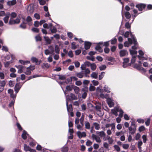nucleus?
Listing matches in <instances>:
<instances>
[{
	"mask_svg": "<svg viewBox=\"0 0 152 152\" xmlns=\"http://www.w3.org/2000/svg\"><path fill=\"white\" fill-rule=\"evenodd\" d=\"M125 15L126 18L127 19H129L131 17L130 13L126 11L125 12Z\"/></svg>",
	"mask_w": 152,
	"mask_h": 152,
	"instance_id": "32",
	"label": "nucleus"
},
{
	"mask_svg": "<svg viewBox=\"0 0 152 152\" xmlns=\"http://www.w3.org/2000/svg\"><path fill=\"white\" fill-rule=\"evenodd\" d=\"M31 60L33 62H35L37 65H39L41 61H39L38 59L35 57H32L31 58Z\"/></svg>",
	"mask_w": 152,
	"mask_h": 152,
	"instance_id": "16",
	"label": "nucleus"
},
{
	"mask_svg": "<svg viewBox=\"0 0 152 152\" xmlns=\"http://www.w3.org/2000/svg\"><path fill=\"white\" fill-rule=\"evenodd\" d=\"M105 74V73L104 72H101L99 76V80H101L103 77L104 75Z\"/></svg>",
	"mask_w": 152,
	"mask_h": 152,
	"instance_id": "43",
	"label": "nucleus"
},
{
	"mask_svg": "<svg viewBox=\"0 0 152 152\" xmlns=\"http://www.w3.org/2000/svg\"><path fill=\"white\" fill-rule=\"evenodd\" d=\"M49 48L50 52V54H54V48L53 46H50L49 47Z\"/></svg>",
	"mask_w": 152,
	"mask_h": 152,
	"instance_id": "37",
	"label": "nucleus"
},
{
	"mask_svg": "<svg viewBox=\"0 0 152 152\" xmlns=\"http://www.w3.org/2000/svg\"><path fill=\"white\" fill-rule=\"evenodd\" d=\"M107 59L108 61L111 62H113L115 61V58L113 57H108L107 58Z\"/></svg>",
	"mask_w": 152,
	"mask_h": 152,
	"instance_id": "60",
	"label": "nucleus"
},
{
	"mask_svg": "<svg viewBox=\"0 0 152 152\" xmlns=\"http://www.w3.org/2000/svg\"><path fill=\"white\" fill-rule=\"evenodd\" d=\"M99 135L100 137H104V138L106 134L103 131H101L100 132V134Z\"/></svg>",
	"mask_w": 152,
	"mask_h": 152,
	"instance_id": "45",
	"label": "nucleus"
},
{
	"mask_svg": "<svg viewBox=\"0 0 152 152\" xmlns=\"http://www.w3.org/2000/svg\"><path fill=\"white\" fill-rule=\"evenodd\" d=\"M72 88L74 90L75 93L76 94H78L80 91V89L79 88L76 86H72Z\"/></svg>",
	"mask_w": 152,
	"mask_h": 152,
	"instance_id": "22",
	"label": "nucleus"
},
{
	"mask_svg": "<svg viewBox=\"0 0 152 152\" xmlns=\"http://www.w3.org/2000/svg\"><path fill=\"white\" fill-rule=\"evenodd\" d=\"M50 66V64L48 63H44L41 66L42 69L48 68Z\"/></svg>",
	"mask_w": 152,
	"mask_h": 152,
	"instance_id": "26",
	"label": "nucleus"
},
{
	"mask_svg": "<svg viewBox=\"0 0 152 152\" xmlns=\"http://www.w3.org/2000/svg\"><path fill=\"white\" fill-rule=\"evenodd\" d=\"M92 143V142L90 140H88L86 143V145L87 146H91Z\"/></svg>",
	"mask_w": 152,
	"mask_h": 152,
	"instance_id": "62",
	"label": "nucleus"
},
{
	"mask_svg": "<svg viewBox=\"0 0 152 152\" xmlns=\"http://www.w3.org/2000/svg\"><path fill=\"white\" fill-rule=\"evenodd\" d=\"M0 83L1 84L0 86H1V87H2V88L1 89V91L4 88V86L5 85L6 83L5 81L2 80L0 81Z\"/></svg>",
	"mask_w": 152,
	"mask_h": 152,
	"instance_id": "33",
	"label": "nucleus"
},
{
	"mask_svg": "<svg viewBox=\"0 0 152 152\" xmlns=\"http://www.w3.org/2000/svg\"><path fill=\"white\" fill-rule=\"evenodd\" d=\"M137 57L140 60L143 61L144 60H147V58L146 57L143 56H138Z\"/></svg>",
	"mask_w": 152,
	"mask_h": 152,
	"instance_id": "55",
	"label": "nucleus"
},
{
	"mask_svg": "<svg viewBox=\"0 0 152 152\" xmlns=\"http://www.w3.org/2000/svg\"><path fill=\"white\" fill-rule=\"evenodd\" d=\"M136 129V127L130 126L129 127V133L131 134H133L135 133Z\"/></svg>",
	"mask_w": 152,
	"mask_h": 152,
	"instance_id": "13",
	"label": "nucleus"
},
{
	"mask_svg": "<svg viewBox=\"0 0 152 152\" xmlns=\"http://www.w3.org/2000/svg\"><path fill=\"white\" fill-rule=\"evenodd\" d=\"M19 62L25 65L30 63V61H23V60H19Z\"/></svg>",
	"mask_w": 152,
	"mask_h": 152,
	"instance_id": "34",
	"label": "nucleus"
},
{
	"mask_svg": "<svg viewBox=\"0 0 152 152\" xmlns=\"http://www.w3.org/2000/svg\"><path fill=\"white\" fill-rule=\"evenodd\" d=\"M81 110L84 111L86 110V106L84 104H83L81 105Z\"/></svg>",
	"mask_w": 152,
	"mask_h": 152,
	"instance_id": "61",
	"label": "nucleus"
},
{
	"mask_svg": "<svg viewBox=\"0 0 152 152\" xmlns=\"http://www.w3.org/2000/svg\"><path fill=\"white\" fill-rule=\"evenodd\" d=\"M103 43V42H100L98 43V45L95 48L96 50L98 51L99 52L101 53L103 51V50L101 47L99 46Z\"/></svg>",
	"mask_w": 152,
	"mask_h": 152,
	"instance_id": "10",
	"label": "nucleus"
},
{
	"mask_svg": "<svg viewBox=\"0 0 152 152\" xmlns=\"http://www.w3.org/2000/svg\"><path fill=\"white\" fill-rule=\"evenodd\" d=\"M69 99H68L67 97L66 98V104L67 107V110L68 112H71V111H72V105L71 104H70L69 105H68V101Z\"/></svg>",
	"mask_w": 152,
	"mask_h": 152,
	"instance_id": "7",
	"label": "nucleus"
},
{
	"mask_svg": "<svg viewBox=\"0 0 152 152\" xmlns=\"http://www.w3.org/2000/svg\"><path fill=\"white\" fill-rule=\"evenodd\" d=\"M17 14L15 12H12L11 14H10V15L11 16L10 19H13L15 18L17 16Z\"/></svg>",
	"mask_w": 152,
	"mask_h": 152,
	"instance_id": "46",
	"label": "nucleus"
},
{
	"mask_svg": "<svg viewBox=\"0 0 152 152\" xmlns=\"http://www.w3.org/2000/svg\"><path fill=\"white\" fill-rule=\"evenodd\" d=\"M90 67L91 69L93 71L95 70L96 67V64L94 63H92L91 64Z\"/></svg>",
	"mask_w": 152,
	"mask_h": 152,
	"instance_id": "40",
	"label": "nucleus"
},
{
	"mask_svg": "<svg viewBox=\"0 0 152 152\" xmlns=\"http://www.w3.org/2000/svg\"><path fill=\"white\" fill-rule=\"evenodd\" d=\"M93 125L96 130H98L100 129V125L99 124L96 122H94L93 123Z\"/></svg>",
	"mask_w": 152,
	"mask_h": 152,
	"instance_id": "29",
	"label": "nucleus"
},
{
	"mask_svg": "<svg viewBox=\"0 0 152 152\" xmlns=\"http://www.w3.org/2000/svg\"><path fill=\"white\" fill-rule=\"evenodd\" d=\"M145 130V127L144 126H140L139 128V131L140 132H141Z\"/></svg>",
	"mask_w": 152,
	"mask_h": 152,
	"instance_id": "64",
	"label": "nucleus"
},
{
	"mask_svg": "<svg viewBox=\"0 0 152 152\" xmlns=\"http://www.w3.org/2000/svg\"><path fill=\"white\" fill-rule=\"evenodd\" d=\"M20 27L23 29L26 28V23H24V22H23L20 25Z\"/></svg>",
	"mask_w": 152,
	"mask_h": 152,
	"instance_id": "57",
	"label": "nucleus"
},
{
	"mask_svg": "<svg viewBox=\"0 0 152 152\" xmlns=\"http://www.w3.org/2000/svg\"><path fill=\"white\" fill-rule=\"evenodd\" d=\"M118 109L119 107H115L114 109H112L111 110L112 113L114 114L115 116H117L118 115Z\"/></svg>",
	"mask_w": 152,
	"mask_h": 152,
	"instance_id": "18",
	"label": "nucleus"
},
{
	"mask_svg": "<svg viewBox=\"0 0 152 152\" xmlns=\"http://www.w3.org/2000/svg\"><path fill=\"white\" fill-rule=\"evenodd\" d=\"M131 64L129 63V58H125L124 59L123 66L125 68L127 66H130Z\"/></svg>",
	"mask_w": 152,
	"mask_h": 152,
	"instance_id": "3",
	"label": "nucleus"
},
{
	"mask_svg": "<svg viewBox=\"0 0 152 152\" xmlns=\"http://www.w3.org/2000/svg\"><path fill=\"white\" fill-rule=\"evenodd\" d=\"M106 66L105 65H103L99 66V69L101 71L104 70L106 69Z\"/></svg>",
	"mask_w": 152,
	"mask_h": 152,
	"instance_id": "48",
	"label": "nucleus"
},
{
	"mask_svg": "<svg viewBox=\"0 0 152 152\" xmlns=\"http://www.w3.org/2000/svg\"><path fill=\"white\" fill-rule=\"evenodd\" d=\"M85 128L86 129L89 130L91 128L90 123L87 121H86L84 123Z\"/></svg>",
	"mask_w": 152,
	"mask_h": 152,
	"instance_id": "19",
	"label": "nucleus"
},
{
	"mask_svg": "<svg viewBox=\"0 0 152 152\" xmlns=\"http://www.w3.org/2000/svg\"><path fill=\"white\" fill-rule=\"evenodd\" d=\"M77 134L80 138L85 137L86 136V134L85 132H81L80 131H78L77 132Z\"/></svg>",
	"mask_w": 152,
	"mask_h": 152,
	"instance_id": "15",
	"label": "nucleus"
},
{
	"mask_svg": "<svg viewBox=\"0 0 152 152\" xmlns=\"http://www.w3.org/2000/svg\"><path fill=\"white\" fill-rule=\"evenodd\" d=\"M119 112V116L120 117H122L123 116L124 112L123 110L119 107L118 111Z\"/></svg>",
	"mask_w": 152,
	"mask_h": 152,
	"instance_id": "39",
	"label": "nucleus"
},
{
	"mask_svg": "<svg viewBox=\"0 0 152 152\" xmlns=\"http://www.w3.org/2000/svg\"><path fill=\"white\" fill-rule=\"evenodd\" d=\"M44 38L45 40L46 41L47 43L48 44H50L51 42V41L50 38L47 37H44Z\"/></svg>",
	"mask_w": 152,
	"mask_h": 152,
	"instance_id": "50",
	"label": "nucleus"
},
{
	"mask_svg": "<svg viewBox=\"0 0 152 152\" xmlns=\"http://www.w3.org/2000/svg\"><path fill=\"white\" fill-rule=\"evenodd\" d=\"M103 89L104 91L107 93H109L110 92V89L106 85H105L103 88Z\"/></svg>",
	"mask_w": 152,
	"mask_h": 152,
	"instance_id": "28",
	"label": "nucleus"
},
{
	"mask_svg": "<svg viewBox=\"0 0 152 152\" xmlns=\"http://www.w3.org/2000/svg\"><path fill=\"white\" fill-rule=\"evenodd\" d=\"M95 108L97 111L100 112L101 110V104H97L96 105L95 107Z\"/></svg>",
	"mask_w": 152,
	"mask_h": 152,
	"instance_id": "36",
	"label": "nucleus"
},
{
	"mask_svg": "<svg viewBox=\"0 0 152 152\" xmlns=\"http://www.w3.org/2000/svg\"><path fill=\"white\" fill-rule=\"evenodd\" d=\"M107 102L110 107H113L114 105V101L110 98H108L107 99Z\"/></svg>",
	"mask_w": 152,
	"mask_h": 152,
	"instance_id": "6",
	"label": "nucleus"
},
{
	"mask_svg": "<svg viewBox=\"0 0 152 152\" xmlns=\"http://www.w3.org/2000/svg\"><path fill=\"white\" fill-rule=\"evenodd\" d=\"M76 75L77 77L80 78H82L83 76V74L82 72L77 73L76 74Z\"/></svg>",
	"mask_w": 152,
	"mask_h": 152,
	"instance_id": "44",
	"label": "nucleus"
},
{
	"mask_svg": "<svg viewBox=\"0 0 152 152\" xmlns=\"http://www.w3.org/2000/svg\"><path fill=\"white\" fill-rule=\"evenodd\" d=\"M83 70L84 71V72L85 76L86 77H88V74L90 73V70L88 69L87 68Z\"/></svg>",
	"mask_w": 152,
	"mask_h": 152,
	"instance_id": "31",
	"label": "nucleus"
},
{
	"mask_svg": "<svg viewBox=\"0 0 152 152\" xmlns=\"http://www.w3.org/2000/svg\"><path fill=\"white\" fill-rule=\"evenodd\" d=\"M31 148L29 146L25 144L24 145V149L25 151H29Z\"/></svg>",
	"mask_w": 152,
	"mask_h": 152,
	"instance_id": "35",
	"label": "nucleus"
},
{
	"mask_svg": "<svg viewBox=\"0 0 152 152\" xmlns=\"http://www.w3.org/2000/svg\"><path fill=\"white\" fill-rule=\"evenodd\" d=\"M122 147L124 149H127L129 147V145L128 144H123L122 145Z\"/></svg>",
	"mask_w": 152,
	"mask_h": 152,
	"instance_id": "51",
	"label": "nucleus"
},
{
	"mask_svg": "<svg viewBox=\"0 0 152 152\" xmlns=\"http://www.w3.org/2000/svg\"><path fill=\"white\" fill-rule=\"evenodd\" d=\"M131 33L132 34V33L130 31V32L128 31H126L124 34V37H125L127 38L129 37V35L130 37H131L130 35Z\"/></svg>",
	"mask_w": 152,
	"mask_h": 152,
	"instance_id": "52",
	"label": "nucleus"
},
{
	"mask_svg": "<svg viewBox=\"0 0 152 152\" xmlns=\"http://www.w3.org/2000/svg\"><path fill=\"white\" fill-rule=\"evenodd\" d=\"M61 150L62 152H67L69 148L66 145H65L61 148Z\"/></svg>",
	"mask_w": 152,
	"mask_h": 152,
	"instance_id": "23",
	"label": "nucleus"
},
{
	"mask_svg": "<svg viewBox=\"0 0 152 152\" xmlns=\"http://www.w3.org/2000/svg\"><path fill=\"white\" fill-rule=\"evenodd\" d=\"M22 137L24 140H25L27 138L26 132L25 130H23V133L22 134Z\"/></svg>",
	"mask_w": 152,
	"mask_h": 152,
	"instance_id": "41",
	"label": "nucleus"
},
{
	"mask_svg": "<svg viewBox=\"0 0 152 152\" xmlns=\"http://www.w3.org/2000/svg\"><path fill=\"white\" fill-rule=\"evenodd\" d=\"M70 97L72 100H76L77 99V96L72 93L70 94Z\"/></svg>",
	"mask_w": 152,
	"mask_h": 152,
	"instance_id": "38",
	"label": "nucleus"
},
{
	"mask_svg": "<svg viewBox=\"0 0 152 152\" xmlns=\"http://www.w3.org/2000/svg\"><path fill=\"white\" fill-rule=\"evenodd\" d=\"M120 56L121 57L125 56L127 55L128 52L127 51L125 50H121L119 52Z\"/></svg>",
	"mask_w": 152,
	"mask_h": 152,
	"instance_id": "12",
	"label": "nucleus"
},
{
	"mask_svg": "<svg viewBox=\"0 0 152 152\" xmlns=\"http://www.w3.org/2000/svg\"><path fill=\"white\" fill-rule=\"evenodd\" d=\"M76 126L78 129L80 130H83L82 128L83 127V126H82L81 125H80L79 124L76 125Z\"/></svg>",
	"mask_w": 152,
	"mask_h": 152,
	"instance_id": "56",
	"label": "nucleus"
},
{
	"mask_svg": "<svg viewBox=\"0 0 152 152\" xmlns=\"http://www.w3.org/2000/svg\"><path fill=\"white\" fill-rule=\"evenodd\" d=\"M55 51L56 53L58 54L59 53V48L58 45H56L55 46Z\"/></svg>",
	"mask_w": 152,
	"mask_h": 152,
	"instance_id": "49",
	"label": "nucleus"
},
{
	"mask_svg": "<svg viewBox=\"0 0 152 152\" xmlns=\"http://www.w3.org/2000/svg\"><path fill=\"white\" fill-rule=\"evenodd\" d=\"M91 137L93 140H95L97 142L100 143L102 141L100 137L97 135L93 134L91 135Z\"/></svg>",
	"mask_w": 152,
	"mask_h": 152,
	"instance_id": "2",
	"label": "nucleus"
},
{
	"mask_svg": "<svg viewBox=\"0 0 152 152\" xmlns=\"http://www.w3.org/2000/svg\"><path fill=\"white\" fill-rule=\"evenodd\" d=\"M130 35L132 39V43L134 44V46L132 47V50H130V54L132 56V58L131 59V63L133 64L134 63L136 60V58L137 57V52L135 50L137 48L136 45H137V42L136 41V39L135 37L133 35L132 33H130Z\"/></svg>",
	"mask_w": 152,
	"mask_h": 152,
	"instance_id": "1",
	"label": "nucleus"
},
{
	"mask_svg": "<svg viewBox=\"0 0 152 152\" xmlns=\"http://www.w3.org/2000/svg\"><path fill=\"white\" fill-rule=\"evenodd\" d=\"M98 73L96 72H93L91 75V77L93 78L97 79L98 77Z\"/></svg>",
	"mask_w": 152,
	"mask_h": 152,
	"instance_id": "27",
	"label": "nucleus"
},
{
	"mask_svg": "<svg viewBox=\"0 0 152 152\" xmlns=\"http://www.w3.org/2000/svg\"><path fill=\"white\" fill-rule=\"evenodd\" d=\"M20 22V20L18 18H17L15 20H14L13 19H10L9 22V24L10 25L18 24Z\"/></svg>",
	"mask_w": 152,
	"mask_h": 152,
	"instance_id": "5",
	"label": "nucleus"
},
{
	"mask_svg": "<svg viewBox=\"0 0 152 152\" xmlns=\"http://www.w3.org/2000/svg\"><path fill=\"white\" fill-rule=\"evenodd\" d=\"M50 30L52 33H55L57 32L56 28L55 27H53V28H50Z\"/></svg>",
	"mask_w": 152,
	"mask_h": 152,
	"instance_id": "42",
	"label": "nucleus"
},
{
	"mask_svg": "<svg viewBox=\"0 0 152 152\" xmlns=\"http://www.w3.org/2000/svg\"><path fill=\"white\" fill-rule=\"evenodd\" d=\"M128 42L126 41L124 44V45L125 47H129L130 45L132 44V38H128Z\"/></svg>",
	"mask_w": 152,
	"mask_h": 152,
	"instance_id": "9",
	"label": "nucleus"
},
{
	"mask_svg": "<svg viewBox=\"0 0 152 152\" xmlns=\"http://www.w3.org/2000/svg\"><path fill=\"white\" fill-rule=\"evenodd\" d=\"M103 145L104 147L107 150H109V145L106 142H105L103 143Z\"/></svg>",
	"mask_w": 152,
	"mask_h": 152,
	"instance_id": "54",
	"label": "nucleus"
},
{
	"mask_svg": "<svg viewBox=\"0 0 152 152\" xmlns=\"http://www.w3.org/2000/svg\"><path fill=\"white\" fill-rule=\"evenodd\" d=\"M146 5L144 4H140L136 5V7L138 8L139 11H141L145 8Z\"/></svg>",
	"mask_w": 152,
	"mask_h": 152,
	"instance_id": "8",
	"label": "nucleus"
},
{
	"mask_svg": "<svg viewBox=\"0 0 152 152\" xmlns=\"http://www.w3.org/2000/svg\"><path fill=\"white\" fill-rule=\"evenodd\" d=\"M35 69L34 66H30L29 67L26 68V70L25 73L27 75H30L31 73V71Z\"/></svg>",
	"mask_w": 152,
	"mask_h": 152,
	"instance_id": "4",
	"label": "nucleus"
},
{
	"mask_svg": "<svg viewBox=\"0 0 152 152\" xmlns=\"http://www.w3.org/2000/svg\"><path fill=\"white\" fill-rule=\"evenodd\" d=\"M66 91H64V94L66 96V94L67 93L66 91H71L72 89H73L72 88V86H66Z\"/></svg>",
	"mask_w": 152,
	"mask_h": 152,
	"instance_id": "25",
	"label": "nucleus"
},
{
	"mask_svg": "<svg viewBox=\"0 0 152 152\" xmlns=\"http://www.w3.org/2000/svg\"><path fill=\"white\" fill-rule=\"evenodd\" d=\"M91 42L85 41L84 43L85 49L86 50L89 49L91 45Z\"/></svg>",
	"mask_w": 152,
	"mask_h": 152,
	"instance_id": "17",
	"label": "nucleus"
},
{
	"mask_svg": "<svg viewBox=\"0 0 152 152\" xmlns=\"http://www.w3.org/2000/svg\"><path fill=\"white\" fill-rule=\"evenodd\" d=\"M71 45L72 49L75 50L77 48V46L76 45V43L75 42H72L71 44Z\"/></svg>",
	"mask_w": 152,
	"mask_h": 152,
	"instance_id": "53",
	"label": "nucleus"
},
{
	"mask_svg": "<svg viewBox=\"0 0 152 152\" xmlns=\"http://www.w3.org/2000/svg\"><path fill=\"white\" fill-rule=\"evenodd\" d=\"M82 91L84 92V93L82 95V98L84 99L86 98L87 96V92L88 91V88L86 87H85L82 89Z\"/></svg>",
	"mask_w": 152,
	"mask_h": 152,
	"instance_id": "11",
	"label": "nucleus"
},
{
	"mask_svg": "<svg viewBox=\"0 0 152 152\" xmlns=\"http://www.w3.org/2000/svg\"><path fill=\"white\" fill-rule=\"evenodd\" d=\"M96 91L97 93H102V92L103 90L100 88L99 87H97L96 89Z\"/></svg>",
	"mask_w": 152,
	"mask_h": 152,
	"instance_id": "58",
	"label": "nucleus"
},
{
	"mask_svg": "<svg viewBox=\"0 0 152 152\" xmlns=\"http://www.w3.org/2000/svg\"><path fill=\"white\" fill-rule=\"evenodd\" d=\"M58 79L61 80H64L66 79V77L65 75H58Z\"/></svg>",
	"mask_w": 152,
	"mask_h": 152,
	"instance_id": "59",
	"label": "nucleus"
},
{
	"mask_svg": "<svg viewBox=\"0 0 152 152\" xmlns=\"http://www.w3.org/2000/svg\"><path fill=\"white\" fill-rule=\"evenodd\" d=\"M115 149L117 151H119L120 150V148L117 145H115L114 146Z\"/></svg>",
	"mask_w": 152,
	"mask_h": 152,
	"instance_id": "63",
	"label": "nucleus"
},
{
	"mask_svg": "<svg viewBox=\"0 0 152 152\" xmlns=\"http://www.w3.org/2000/svg\"><path fill=\"white\" fill-rule=\"evenodd\" d=\"M27 10L30 13L33 12L34 10L33 5H29L27 7Z\"/></svg>",
	"mask_w": 152,
	"mask_h": 152,
	"instance_id": "24",
	"label": "nucleus"
},
{
	"mask_svg": "<svg viewBox=\"0 0 152 152\" xmlns=\"http://www.w3.org/2000/svg\"><path fill=\"white\" fill-rule=\"evenodd\" d=\"M7 3L9 5H13L16 4V0H12L11 1H9Z\"/></svg>",
	"mask_w": 152,
	"mask_h": 152,
	"instance_id": "30",
	"label": "nucleus"
},
{
	"mask_svg": "<svg viewBox=\"0 0 152 152\" xmlns=\"http://www.w3.org/2000/svg\"><path fill=\"white\" fill-rule=\"evenodd\" d=\"M22 85H20V83H17L16 84L14 88L16 94H17L19 90L22 87Z\"/></svg>",
	"mask_w": 152,
	"mask_h": 152,
	"instance_id": "14",
	"label": "nucleus"
},
{
	"mask_svg": "<svg viewBox=\"0 0 152 152\" xmlns=\"http://www.w3.org/2000/svg\"><path fill=\"white\" fill-rule=\"evenodd\" d=\"M10 16V13L9 12L7 13L5 15V17L3 19L4 23H8Z\"/></svg>",
	"mask_w": 152,
	"mask_h": 152,
	"instance_id": "20",
	"label": "nucleus"
},
{
	"mask_svg": "<svg viewBox=\"0 0 152 152\" xmlns=\"http://www.w3.org/2000/svg\"><path fill=\"white\" fill-rule=\"evenodd\" d=\"M95 87L91 84L90 85V86L89 88V90L90 91H94L95 90Z\"/></svg>",
	"mask_w": 152,
	"mask_h": 152,
	"instance_id": "47",
	"label": "nucleus"
},
{
	"mask_svg": "<svg viewBox=\"0 0 152 152\" xmlns=\"http://www.w3.org/2000/svg\"><path fill=\"white\" fill-rule=\"evenodd\" d=\"M32 20L31 18L29 16H28L26 18V21L27 23L29 26L32 25V23L31 22Z\"/></svg>",
	"mask_w": 152,
	"mask_h": 152,
	"instance_id": "21",
	"label": "nucleus"
}]
</instances>
